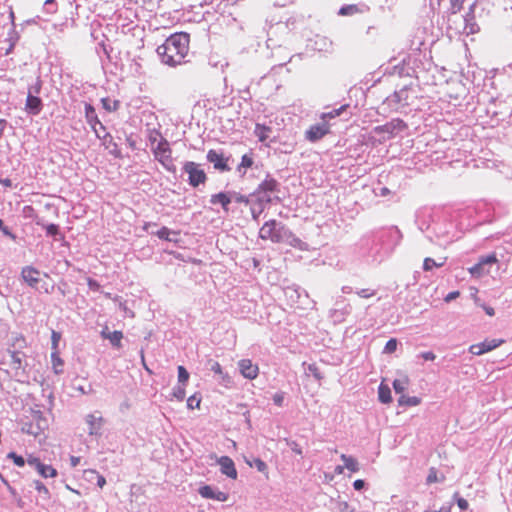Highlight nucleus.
I'll list each match as a JSON object with an SVG mask.
<instances>
[{
    "instance_id": "nucleus-1",
    "label": "nucleus",
    "mask_w": 512,
    "mask_h": 512,
    "mask_svg": "<svg viewBox=\"0 0 512 512\" xmlns=\"http://www.w3.org/2000/svg\"><path fill=\"white\" fill-rule=\"evenodd\" d=\"M189 42L190 36L188 33H174L157 47V55L163 64L171 67L185 63V57L189 52Z\"/></svg>"
},
{
    "instance_id": "nucleus-2",
    "label": "nucleus",
    "mask_w": 512,
    "mask_h": 512,
    "mask_svg": "<svg viewBox=\"0 0 512 512\" xmlns=\"http://www.w3.org/2000/svg\"><path fill=\"white\" fill-rule=\"evenodd\" d=\"M406 127L407 125L402 119L395 118L390 122L374 127L373 133L379 136V142H385L393 138L397 133L405 130Z\"/></svg>"
},
{
    "instance_id": "nucleus-3",
    "label": "nucleus",
    "mask_w": 512,
    "mask_h": 512,
    "mask_svg": "<svg viewBox=\"0 0 512 512\" xmlns=\"http://www.w3.org/2000/svg\"><path fill=\"white\" fill-rule=\"evenodd\" d=\"M182 171L187 174V182L193 188H197L199 185L205 184L207 181L205 171L200 168V164L194 161L184 162Z\"/></svg>"
},
{
    "instance_id": "nucleus-4",
    "label": "nucleus",
    "mask_w": 512,
    "mask_h": 512,
    "mask_svg": "<svg viewBox=\"0 0 512 512\" xmlns=\"http://www.w3.org/2000/svg\"><path fill=\"white\" fill-rule=\"evenodd\" d=\"M273 243H285L294 248L302 249L304 243L286 225L276 221Z\"/></svg>"
},
{
    "instance_id": "nucleus-5",
    "label": "nucleus",
    "mask_w": 512,
    "mask_h": 512,
    "mask_svg": "<svg viewBox=\"0 0 512 512\" xmlns=\"http://www.w3.org/2000/svg\"><path fill=\"white\" fill-rule=\"evenodd\" d=\"M155 158L170 172L175 173L176 167L172 162L171 149L169 142L165 138H161L154 149Z\"/></svg>"
},
{
    "instance_id": "nucleus-6",
    "label": "nucleus",
    "mask_w": 512,
    "mask_h": 512,
    "mask_svg": "<svg viewBox=\"0 0 512 512\" xmlns=\"http://www.w3.org/2000/svg\"><path fill=\"white\" fill-rule=\"evenodd\" d=\"M412 90L411 86L405 85L400 90L395 91L392 95L388 96L386 98V103L394 110H398L399 107L409 106L411 105L410 92Z\"/></svg>"
},
{
    "instance_id": "nucleus-7",
    "label": "nucleus",
    "mask_w": 512,
    "mask_h": 512,
    "mask_svg": "<svg viewBox=\"0 0 512 512\" xmlns=\"http://www.w3.org/2000/svg\"><path fill=\"white\" fill-rule=\"evenodd\" d=\"M206 159L209 163H212L214 169L219 172H227L231 170L228 165L230 157H225L221 151L210 149L207 152Z\"/></svg>"
},
{
    "instance_id": "nucleus-8",
    "label": "nucleus",
    "mask_w": 512,
    "mask_h": 512,
    "mask_svg": "<svg viewBox=\"0 0 512 512\" xmlns=\"http://www.w3.org/2000/svg\"><path fill=\"white\" fill-rule=\"evenodd\" d=\"M27 463L29 466L33 467L43 478H54L58 475V472L54 467L43 463L37 457L30 456L27 459Z\"/></svg>"
},
{
    "instance_id": "nucleus-9",
    "label": "nucleus",
    "mask_w": 512,
    "mask_h": 512,
    "mask_svg": "<svg viewBox=\"0 0 512 512\" xmlns=\"http://www.w3.org/2000/svg\"><path fill=\"white\" fill-rule=\"evenodd\" d=\"M96 138L102 141V145L109 150V154L112 155L116 159H122L123 154L118 147V144L114 141L112 135L108 132H104V134L97 133Z\"/></svg>"
},
{
    "instance_id": "nucleus-10",
    "label": "nucleus",
    "mask_w": 512,
    "mask_h": 512,
    "mask_svg": "<svg viewBox=\"0 0 512 512\" xmlns=\"http://www.w3.org/2000/svg\"><path fill=\"white\" fill-rule=\"evenodd\" d=\"M84 111H85V119L86 122L90 125L92 131L95 133H99L97 126H99L100 129L103 130V132L106 131V127L102 124V122L99 120L95 107L86 102L84 105Z\"/></svg>"
},
{
    "instance_id": "nucleus-11",
    "label": "nucleus",
    "mask_w": 512,
    "mask_h": 512,
    "mask_svg": "<svg viewBox=\"0 0 512 512\" xmlns=\"http://www.w3.org/2000/svg\"><path fill=\"white\" fill-rule=\"evenodd\" d=\"M379 240L383 244H387L388 249L392 250L395 246H397L402 240V233L397 227H391L388 230L381 233L379 236Z\"/></svg>"
},
{
    "instance_id": "nucleus-12",
    "label": "nucleus",
    "mask_w": 512,
    "mask_h": 512,
    "mask_svg": "<svg viewBox=\"0 0 512 512\" xmlns=\"http://www.w3.org/2000/svg\"><path fill=\"white\" fill-rule=\"evenodd\" d=\"M280 191V183L270 174L258 185L252 195H260L261 193H278Z\"/></svg>"
},
{
    "instance_id": "nucleus-13",
    "label": "nucleus",
    "mask_w": 512,
    "mask_h": 512,
    "mask_svg": "<svg viewBox=\"0 0 512 512\" xmlns=\"http://www.w3.org/2000/svg\"><path fill=\"white\" fill-rule=\"evenodd\" d=\"M502 340L499 339H491V340H484L481 343L473 344L469 347V352L473 355H482L484 353H487L489 351H492L493 349L500 346L502 343Z\"/></svg>"
},
{
    "instance_id": "nucleus-14",
    "label": "nucleus",
    "mask_w": 512,
    "mask_h": 512,
    "mask_svg": "<svg viewBox=\"0 0 512 512\" xmlns=\"http://www.w3.org/2000/svg\"><path fill=\"white\" fill-rule=\"evenodd\" d=\"M329 133V126L326 122L317 123L306 131L305 136L306 139L310 142H316L322 139L326 134Z\"/></svg>"
},
{
    "instance_id": "nucleus-15",
    "label": "nucleus",
    "mask_w": 512,
    "mask_h": 512,
    "mask_svg": "<svg viewBox=\"0 0 512 512\" xmlns=\"http://www.w3.org/2000/svg\"><path fill=\"white\" fill-rule=\"evenodd\" d=\"M239 371L246 379L253 380L259 374V368L250 359H242L238 362Z\"/></svg>"
},
{
    "instance_id": "nucleus-16",
    "label": "nucleus",
    "mask_w": 512,
    "mask_h": 512,
    "mask_svg": "<svg viewBox=\"0 0 512 512\" xmlns=\"http://www.w3.org/2000/svg\"><path fill=\"white\" fill-rule=\"evenodd\" d=\"M428 231L430 229L433 230V233H434V236L431 235L430 233H428L426 235V237L431 241V242H436V243H441L442 240H444L445 242H448V234H449V231L447 229V224H438V223H435L433 224L432 227H428L427 228Z\"/></svg>"
},
{
    "instance_id": "nucleus-17",
    "label": "nucleus",
    "mask_w": 512,
    "mask_h": 512,
    "mask_svg": "<svg viewBox=\"0 0 512 512\" xmlns=\"http://www.w3.org/2000/svg\"><path fill=\"white\" fill-rule=\"evenodd\" d=\"M198 493L205 499H213L220 502H224L228 499V494L219 490L214 489L210 485H203L198 489Z\"/></svg>"
},
{
    "instance_id": "nucleus-18",
    "label": "nucleus",
    "mask_w": 512,
    "mask_h": 512,
    "mask_svg": "<svg viewBox=\"0 0 512 512\" xmlns=\"http://www.w3.org/2000/svg\"><path fill=\"white\" fill-rule=\"evenodd\" d=\"M40 271L33 266H25L22 268L21 277L31 288H37L40 282Z\"/></svg>"
},
{
    "instance_id": "nucleus-19",
    "label": "nucleus",
    "mask_w": 512,
    "mask_h": 512,
    "mask_svg": "<svg viewBox=\"0 0 512 512\" xmlns=\"http://www.w3.org/2000/svg\"><path fill=\"white\" fill-rule=\"evenodd\" d=\"M217 462L220 465V471L222 474L231 479L237 478L238 473L234 461L229 456H221Z\"/></svg>"
},
{
    "instance_id": "nucleus-20",
    "label": "nucleus",
    "mask_w": 512,
    "mask_h": 512,
    "mask_svg": "<svg viewBox=\"0 0 512 512\" xmlns=\"http://www.w3.org/2000/svg\"><path fill=\"white\" fill-rule=\"evenodd\" d=\"M475 6H476L475 3L470 5L469 10L466 12V14L463 17L464 24H465L464 31L466 34H474L479 31V26L476 23L475 14H474Z\"/></svg>"
},
{
    "instance_id": "nucleus-21",
    "label": "nucleus",
    "mask_w": 512,
    "mask_h": 512,
    "mask_svg": "<svg viewBox=\"0 0 512 512\" xmlns=\"http://www.w3.org/2000/svg\"><path fill=\"white\" fill-rule=\"evenodd\" d=\"M42 107V100L38 96L32 94V91L29 90L26 99V110L28 113L38 115L41 112Z\"/></svg>"
},
{
    "instance_id": "nucleus-22",
    "label": "nucleus",
    "mask_w": 512,
    "mask_h": 512,
    "mask_svg": "<svg viewBox=\"0 0 512 512\" xmlns=\"http://www.w3.org/2000/svg\"><path fill=\"white\" fill-rule=\"evenodd\" d=\"M86 423L89 426V435L97 436L101 434V428L103 423V418L101 416H96L95 414H88L86 416Z\"/></svg>"
},
{
    "instance_id": "nucleus-23",
    "label": "nucleus",
    "mask_w": 512,
    "mask_h": 512,
    "mask_svg": "<svg viewBox=\"0 0 512 512\" xmlns=\"http://www.w3.org/2000/svg\"><path fill=\"white\" fill-rule=\"evenodd\" d=\"M230 191L219 192L211 195L210 203L212 205L220 204L225 212L229 211V204L231 203Z\"/></svg>"
},
{
    "instance_id": "nucleus-24",
    "label": "nucleus",
    "mask_w": 512,
    "mask_h": 512,
    "mask_svg": "<svg viewBox=\"0 0 512 512\" xmlns=\"http://www.w3.org/2000/svg\"><path fill=\"white\" fill-rule=\"evenodd\" d=\"M101 337L103 339H107L110 341L111 345L115 348L121 347V340L123 338V333L121 331H109L108 327H105L101 331Z\"/></svg>"
},
{
    "instance_id": "nucleus-25",
    "label": "nucleus",
    "mask_w": 512,
    "mask_h": 512,
    "mask_svg": "<svg viewBox=\"0 0 512 512\" xmlns=\"http://www.w3.org/2000/svg\"><path fill=\"white\" fill-rule=\"evenodd\" d=\"M275 227L276 220L272 219L265 222L263 226L260 228L259 237L263 240H271L273 242L276 231Z\"/></svg>"
},
{
    "instance_id": "nucleus-26",
    "label": "nucleus",
    "mask_w": 512,
    "mask_h": 512,
    "mask_svg": "<svg viewBox=\"0 0 512 512\" xmlns=\"http://www.w3.org/2000/svg\"><path fill=\"white\" fill-rule=\"evenodd\" d=\"M35 223L37 226H41L43 229L46 230L47 236L53 237L55 240H57L58 236L63 237L59 225L54 223L46 224L44 220L41 218L36 219Z\"/></svg>"
},
{
    "instance_id": "nucleus-27",
    "label": "nucleus",
    "mask_w": 512,
    "mask_h": 512,
    "mask_svg": "<svg viewBox=\"0 0 512 512\" xmlns=\"http://www.w3.org/2000/svg\"><path fill=\"white\" fill-rule=\"evenodd\" d=\"M254 164V157L253 152L250 151L249 153L244 154L241 157V162L236 168V171L239 173L240 176H244L246 174V171L248 168H251Z\"/></svg>"
},
{
    "instance_id": "nucleus-28",
    "label": "nucleus",
    "mask_w": 512,
    "mask_h": 512,
    "mask_svg": "<svg viewBox=\"0 0 512 512\" xmlns=\"http://www.w3.org/2000/svg\"><path fill=\"white\" fill-rule=\"evenodd\" d=\"M272 132V128L270 126H266L265 124L257 123L254 129V134L258 138L260 142H265L269 138V134Z\"/></svg>"
},
{
    "instance_id": "nucleus-29",
    "label": "nucleus",
    "mask_w": 512,
    "mask_h": 512,
    "mask_svg": "<svg viewBox=\"0 0 512 512\" xmlns=\"http://www.w3.org/2000/svg\"><path fill=\"white\" fill-rule=\"evenodd\" d=\"M378 398L383 404H388L392 401L391 390L387 385L381 383L378 387Z\"/></svg>"
},
{
    "instance_id": "nucleus-30",
    "label": "nucleus",
    "mask_w": 512,
    "mask_h": 512,
    "mask_svg": "<svg viewBox=\"0 0 512 512\" xmlns=\"http://www.w3.org/2000/svg\"><path fill=\"white\" fill-rule=\"evenodd\" d=\"M51 362L53 366V370L55 374L59 375L63 373V365L64 361L61 359L58 351H52L51 353Z\"/></svg>"
},
{
    "instance_id": "nucleus-31",
    "label": "nucleus",
    "mask_w": 512,
    "mask_h": 512,
    "mask_svg": "<svg viewBox=\"0 0 512 512\" xmlns=\"http://www.w3.org/2000/svg\"><path fill=\"white\" fill-rule=\"evenodd\" d=\"M341 460L344 463V467L347 468L349 471L355 473L359 470V463L352 456H347L345 454H342Z\"/></svg>"
},
{
    "instance_id": "nucleus-32",
    "label": "nucleus",
    "mask_w": 512,
    "mask_h": 512,
    "mask_svg": "<svg viewBox=\"0 0 512 512\" xmlns=\"http://www.w3.org/2000/svg\"><path fill=\"white\" fill-rule=\"evenodd\" d=\"M445 480V476L441 474L438 475V470L435 467H431L429 469L427 478H426V484H432V483H442Z\"/></svg>"
},
{
    "instance_id": "nucleus-33",
    "label": "nucleus",
    "mask_w": 512,
    "mask_h": 512,
    "mask_svg": "<svg viewBox=\"0 0 512 512\" xmlns=\"http://www.w3.org/2000/svg\"><path fill=\"white\" fill-rule=\"evenodd\" d=\"M419 403H420V398H418L416 396H406V395L402 394L398 399L399 406L412 407V406H417Z\"/></svg>"
},
{
    "instance_id": "nucleus-34",
    "label": "nucleus",
    "mask_w": 512,
    "mask_h": 512,
    "mask_svg": "<svg viewBox=\"0 0 512 512\" xmlns=\"http://www.w3.org/2000/svg\"><path fill=\"white\" fill-rule=\"evenodd\" d=\"M155 234L157 235V237L159 239L171 242V241H176V239L171 238L170 235L171 234L178 235V232L172 231L168 227L163 226Z\"/></svg>"
},
{
    "instance_id": "nucleus-35",
    "label": "nucleus",
    "mask_w": 512,
    "mask_h": 512,
    "mask_svg": "<svg viewBox=\"0 0 512 512\" xmlns=\"http://www.w3.org/2000/svg\"><path fill=\"white\" fill-rule=\"evenodd\" d=\"M469 272L474 277H481L482 275L489 273V269L479 260L478 263L469 268Z\"/></svg>"
},
{
    "instance_id": "nucleus-36",
    "label": "nucleus",
    "mask_w": 512,
    "mask_h": 512,
    "mask_svg": "<svg viewBox=\"0 0 512 512\" xmlns=\"http://www.w3.org/2000/svg\"><path fill=\"white\" fill-rule=\"evenodd\" d=\"M35 489L44 500H49L51 495L49 489L39 480L33 482Z\"/></svg>"
},
{
    "instance_id": "nucleus-37",
    "label": "nucleus",
    "mask_w": 512,
    "mask_h": 512,
    "mask_svg": "<svg viewBox=\"0 0 512 512\" xmlns=\"http://www.w3.org/2000/svg\"><path fill=\"white\" fill-rule=\"evenodd\" d=\"M101 103L102 107L108 112L116 111L119 108V101L111 100L108 97L102 98Z\"/></svg>"
},
{
    "instance_id": "nucleus-38",
    "label": "nucleus",
    "mask_w": 512,
    "mask_h": 512,
    "mask_svg": "<svg viewBox=\"0 0 512 512\" xmlns=\"http://www.w3.org/2000/svg\"><path fill=\"white\" fill-rule=\"evenodd\" d=\"M359 11L360 10L357 5L350 4V5H343L339 9L338 14L341 16H350V15H354V14L358 13Z\"/></svg>"
},
{
    "instance_id": "nucleus-39",
    "label": "nucleus",
    "mask_w": 512,
    "mask_h": 512,
    "mask_svg": "<svg viewBox=\"0 0 512 512\" xmlns=\"http://www.w3.org/2000/svg\"><path fill=\"white\" fill-rule=\"evenodd\" d=\"M178 384H181L183 386H186L189 380V372L186 370V368L182 365L178 366Z\"/></svg>"
},
{
    "instance_id": "nucleus-40",
    "label": "nucleus",
    "mask_w": 512,
    "mask_h": 512,
    "mask_svg": "<svg viewBox=\"0 0 512 512\" xmlns=\"http://www.w3.org/2000/svg\"><path fill=\"white\" fill-rule=\"evenodd\" d=\"M407 383H408L407 377H405L403 379H395L392 384L395 393L402 394L404 392V390L406 389Z\"/></svg>"
},
{
    "instance_id": "nucleus-41",
    "label": "nucleus",
    "mask_w": 512,
    "mask_h": 512,
    "mask_svg": "<svg viewBox=\"0 0 512 512\" xmlns=\"http://www.w3.org/2000/svg\"><path fill=\"white\" fill-rule=\"evenodd\" d=\"M348 107V105H342L341 107H339L338 109H333L332 111L330 112H327V113H323L321 115V119L325 122L327 118L329 119H332V118H335L339 115H341V113Z\"/></svg>"
},
{
    "instance_id": "nucleus-42",
    "label": "nucleus",
    "mask_w": 512,
    "mask_h": 512,
    "mask_svg": "<svg viewBox=\"0 0 512 512\" xmlns=\"http://www.w3.org/2000/svg\"><path fill=\"white\" fill-rule=\"evenodd\" d=\"M11 357V365L13 369H20L22 366V358L20 352L9 351Z\"/></svg>"
},
{
    "instance_id": "nucleus-43",
    "label": "nucleus",
    "mask_w": 512,
    "mask_h": 512,
    "mask_svg": "<svg viewBox=\"0 0 512 512\" xmlns=\"http://www.w3.org/2000/svg\"><path fill=\"white\" fill-rule=\"evenodd\" d=\"M185 387L181 384H178L177 386L173 387L172 389V395L175 397L178 401H183L186 393H185Z\"/></svg>"
},
{
    "instance_id": "nucleus-44",
    "label": "nucleus",
    "mask_w": 512,
    "mask_h": 512,
    "mask_svg": "<svg viewBox=\"0 0 512 512\" xmlns=\"http://www.w3.org/2000/svg\"><path fill=\"white\" fill-rule=\"evenodd\" d=\"M444 265V262L437 263L433 258L427 257L424 259L423 262V270L424 271H431L435 267H442Z\"/></svg>"
},
{
    "instance_id": "nucleus-45",
    "label": "nucleus",
    "mask_w": 512,
    "mask_h": 512,
    "mask_svg": "<svg viewBox=\"0 0 512 512\" xmlns=\"http://www.w3.org/2000/svg\"><path fill=\"white\" fill-rule=\"evenodd\" d=\"M398 340L396 338H390L384 347L383 353L391 354L397 350Z\"/></svg>"
},
{
    "instance_id": "nucleus-46",
    "label": "nucleus",
    "mask_w": 512,
    "mask_h": 512,
    "mask_svg": "<svg viewBox=\"0 0 512 512\" xmlns=\"http://www.w3.org/2000/svg\"><path fill=\"white\" fill-rule=\"evenodd\" d=\"M230 195H231V201H235L237 203H243L245 205H248L250 202L249 197L242 195L236 191H230Z\"/></svg>"
},
{
    "instance_id": "nucleus-47",
    "label": "nucleus",
    "mask_w": 512,
    "mask_h": 512,
    "mask_svg": "<svg viewBox=\"0 0 512 512\" xmlns=\"http://www.w3.org/2000/svg\"><path fill=\"white\" fill-rule=\"evenodd\" d=\"M43 10L48 14H54L57 11L56 0H46L43 5Z\"/></svg>"
},
{
    "instance_id": "nucleus-48",
    "label": "nucleus",
    "mask_w": 512,
    "mask_h": 512,
    "mask_svg": "<svg viewBox=\"0 0 512 512\" xmlns=\"http://www.w3.org/2000/svg\"><path fill=\"white\" fill-rule=\"evenodd\" d=\"M250 196H253L252 194ZM257 196L258 206H263L264 204H271L273 202V198L269 195V193H261Z\"/></svg>"
},
{
    "instance_id": "nucleus-49",
    "label": "nucleus",
    "mask_w": 512,
    "mask_h": 512,
    "mask_svg": "<svg viewBox=\"0 0 512 512\" xmlns=\"http://www.w3.org/2000/svg\"><path fill=\"white\" fill-rule=\"evenodd\" d=\"M285 442H286L287 446L290 447V449L294 453H296V454H298L300 456H303L302 448L300 447V445L296 441L286 438Z\"/></svg>"
},
{
    "instance_id": "nucleus-50",
    "label": "nucleus",
    "mask_w": 512,
    "mask_h": 512,
    "mask_svg": "<svg viewBox=\"0 0 512 512\" xmlns=\"http://www.w3.org/2000/svg\"><path fill=\"white\" fill-rule=\"evenodd\" d=\"M307 371L314 376V378L320 381L323 378L319 368L315 363L308 364Z\"/></svg>"
},
{
    "instance_id": "nucleus-51",
    "label": "nucleus",
    "mask_w": 512,
    "mask_h": 512,
    "mask_svg": "<svg viewBox=\"0 0 512 512\" xmlns=\"http://www.w3.org/2000/svg\"><path fill=\"white\" fill-rule=\"evenodd\" d=\"M7 457L12 459L13 463L18 467H23L25 465V459L15 452H10Z\"/></svg>"
},
{
    "instance_id": "nucleus-52",
    "label": "nucleus",
    "mask_w": 512,
    "mask_h": 512,
    "mask_svg": "<svg viewBox=\"0 0 512 512\" xmlns=\"http://www.w3.org/2000/svg\"><path fill=\"white\" fill-rule=\"evenodd\" d=\"M463 2L464 0H450V14H457L461 10Z\"/></svg>"
},
{
    "instance_id": "nucleus-53",
    "label": "nucleus",
    "mask_w": 512,
    "mask_h": 512,
    "mask_svg": "<svg viewBox=\"0 0 512 512\" xmlns=\"http://www.w3.org/2000/svg\"><path fill=\"white\" fill-rule=\"evenodd\" d=\"M61 339V334L55 330H52L51 334V348L53 351H58L59 341Z\"/></svg>"
},
{
    "instance_id": "nucleus-54",
    "label": "nucleus",
    "mask_w": 512,
    "mask_h": 512,
    "mask_svg": "<svg viewBox=\"0 0 512 512\" xmlns=\"http://www.w3.org/2000/svg\"><path fill=\"white\" fill-rule=\"evenodd\" d=\"M0 231L12 240H16V235L4 224V221L0 219Z\"/></svg>"
},
{
    "instance_id": "nucleus-55",
    "label": "nucleus",
    "mask_w": 512,
    "mask_h": 512,
    "mask_svg": "<svg viewBox=\"0 0 512 512\" xmlns=\"http://www.w3.org/2000/svg\"><path fill=\"white\" fill-rule=\"evenodd\" d=\"M201 399L196 395H192L187 399V406L189 409L199 408Z\"/></svg>"
},
{
    "instance_id": "nucleus-56",
    "label": "nucleus",
    "mask_w": 512,
    "mask_h": 512,
    "mask_svg": "<svg viewBox=\"0 0 512 512\" xmlns=\"http://www.w3.org/2000/svg\"><path fill=\"white\" fill-rule=\"evenodd\" d=\"M453 498L456 500V503L461 510L468 509V506H469L468 501L465 500L464 498L460 497L458 493H455Z\"/></svg>"
},
{
    "instance_id": "nucleus-57",
    "label": "nucleus",
    "mask_w": 512,
    "mask_h": 512,
    "mask_svg": "<svg viewBox=\"0 0 512 512\" xmlns=\"http://www.w3.org/2000/svg\"><path fill=\"white\" fill-rule=\"evenodd\" d=\"M483 265H485L487 268L488 266L494 264L497 259H496V254H490V255H487V256H484V257H481L479 259Z\"/></svg>"
},
{
    "instance_id": "nucleus-58",
    "label": "nucleus",
    "mask_w": 512,
    "mask_h": 512,
    "mask_svg": "<svg viewBox=\"0 0 512 512\" xmlns=\"http://www.w3.org/2000/svg\"><path fill=\"white\" fill-rule=\"evenodd\" d=\"M284 392H277L273 395L272 400L274 404L278 407L283 406L284 403Z\"/></svg>"
},
{
    "instance_id": "nucleus-59",
    "label": "nucleus",
    "mask_w": 512,
    "mask_h": 512,
    "mask_svg": "<svg viewBox=\"0 0 512 512\" xmlns=\"http://www.w3.org/2000/svg\"><path fill=\"white\" fill-rule=\"evenodd\" d=\"M90 473L94 474L96 476V485L99 487V488H103L106 484V479L103 475L97 473L96 471L94 470H91Z\"/></svg>"
},
{
    "instance_id": "nucleus-60",
    "label": "nucleus",
    "mask_w": 512,
    "mask_h": 512,
    "mask_svg": "<svg viewBox=\"0 0 512 512\" xmlns=\"http://www.w3.org/2000/svg\"><path fill=\"white\" fill-rule=\"evenodd\" d=\"M356 294L361 298H370L375 295V291L370 289H360L356 291Z\"/></svg>"
},
{
    "instance_id": "nucleus-61",
    "label": "nucleus",
    "mask_w": 512,
    "mask_h": 512,
    "mask_svg": "<svg viewBox=\"0 0 512 512\" xmlns=\"http://www.w3.org/2000/svg\"><path fill=\"white\" fill-rule=\"evenodd\" d=\"M87 285H88L89 289L92 291H99L101 288V285L99 284V282L93 278L87 279Z\"/></svg>"
},
{
    "instance_id": "nucleus-62",
    "label": "nucleus",
    "mask_w": 512,
    "mask_h": 512,
    "mask_svg": "<svg viewBox=\"0 0 512 512\" xmlns=\"http://www.w3.org/2000/svg\"><path fill=\"white\" fill-rule=\"evenodd\" d=\"M210 370L217 375L223 374V369L219 362L211 361L210 362Z\"/></svg>"
},
{
    "instance_id": "nucleus-63",
    "label": "nucleus",
    "mask_w": 512,
    "mask_h": 512,
    "mask_svg": "<svg viewBox=\"0 0 512 512\" xmlns=\"http://www.w3.org/2000/svg\"><path fill=\"white\" fill-rule=\"evenodd\" d=\"M263 210H264L263 206H258V207L252 206L251 207V215H252L253 220L257 221L260 214L263 212Z\"/></svg>"
},
{
    "instance_id": "nucleus-64",
    "label": "nucleus",
    "mask_w": 512,
    "mask_h": 512,
    "mask_svg": "<svg viewBox=\"0 0 512 512\" xmlns=\"http://www.w3.org/2000/svg\"><path fill=\"white\" fill-rule=\"evenodd\" d=\"M254 466L260 472H264L267 469V464L263 460H261L260 458L254 459Z\"/></svg>"
}]
</instances>
